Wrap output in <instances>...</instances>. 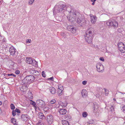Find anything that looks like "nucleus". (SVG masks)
Here are the masks:
<instances>
[{
    "mask_svg": "<svg viewBox=\"0 0 125 125\" xmlns=\"http://www.w3.org/2000/svg\"><path fill=\"white\" fill-rule=\"evenodd\" d=\"M114 106H112L111 107H110V109H111V111H113L114 109Z\"/></svg>",
    "mask_w": 125,
    "mask_h": 125,
    "instance_id": "obj_44",
    "label": "nucleus"
},
{
    "mask_svg": "<svg viewBox=\"0 0 125 125\" xmlns=\"http://www.w3.org/2000/svg\"><path fill=\"white\" fill-rule=\"evenodd\" d=\"M70 17L67 16L68 21L71 22H73L75 21L78 23L80 26L85 24L86 21L84 18H79L80 14L77 11L75 10L72 9L70 12Z\"/></svg>",
    "mask_w": 125,
    "mask_h": 125,
    "instance_id": "obj_1",
    "label": "nucleus"
},
{
    "mask_svg": "<svg viewBox=\"0 0 125 125\" xmlns=\"http://www.w3.org/2000/svg\"><path fill=\"white\" fill-rule=\"evenodd\" d=\"M67 102L66 101L62 102L60 104V105L62 107H64L66 106L67 105Z\"/></svg>",
    "mask_w": 125,
    "mask_h": 125,
    "instance_id": "obj_21",
    "label": "nucleus"
},
{
    "mask_svg": "<svg viewBox=\"0 0 125 125\" xmlns=\"http://www.w3.org/2000/svg\"><path fill=\"white\" fill-rule=\"evenodd\" d=\"M62 122L63 125H70L68 122L66 120H63Z\"/></svg>",
    "mask_w": 125,
    "mask_h": 125,
    "instance_id": "obj_24",
    "label": "nucleus"
},
{
    "mask_svg": "<svg viewBox=\"0 0 125 125\" xmlns=\"http://www.w3.org/2000/svg\"><path fill=\"white\" fill-rule=\"evenodd\" d=\"M122 99L125 102V98H122Z\"/></svg>",
    "mask_w": 125,
    "mask_h": 125,
    "instance_id": "obj_52",
    "label": "nucleus"
},
{
    "mask_svg": "<svg viewBox=\"0 0 125 125\" xmlns=\"http://www.w3.org/2000/svg\"><path fill=\"white\" fill-rule=\"evenodd\" d=\"M119 51L122 53H124L125 52V46L123 45V46L119 48Z\"/></svg>",
    "mask_w": 125,
    "mask_h": 125,
    "instance_id": "obj_18",
    "label": "nucleus"
},
{
    "mask_svg": "<svg viewBox=\"0 0 125 125\" xmlns=\"http://www.w3.org/2000/svg\"><path fill=\"white\" fill-rule=\"evenodd\" d=\"M56 102V101L54 99H53L49 103L50 104H53L55 103Z\"/></svg>",
    "mask_w": 125,
    "mask_h": 125,
    "instance_id": "obj_33",
    "label": "nucleus"
},
{
    "mask_svg": "<svg viewBox=\"0 0 125 125\" xmlns=\"http://www.w3.org/2000/svg\"><path fill=\"white\" fill-rule=\"evenodd\" d=\"M65 118L66 120H69V121H70L71 117L70 115H66L65 116Z\"/></svg>",
    "mask_w": 125,
    "mask_h": 125,
    "instance_id": "obj_26",
    "label": "nucleus"
},
{
    "mask_svg": "<svg viewBox=\"0 0 125 125\" xmlns=\"http://www.w3.org/2000/svg\"><path fill=\"white\" fill-rule=\"evenodd\" d=\"M87 91L85 89L82 90L81 92V94L82 96L84 97H85L87 95Z\"/></svg>",
    "mask_w": 125,
    "mask_h": 125,
    "instance_id": "obj_15",
    "label": "nucleus"
},
{
    "mask_svg": "<svg viewBox=\"0 0 125 125\" xmlns=\"http://www.w3.org/2000/svg\"><path fill=\"white\" fill-rule=\"evenodd\" d=\"M15 112L17 113H20V109L17 108L15 109Z\"/></svg>",
    "mask_w": 125,
    "mask_h": 125,
    "instance_id": "obj_36",
    "label": "nucleus"
},
{
    "mask_svg": "<svg viewBox=\"0 0 125 125\" xmlns=\"http://www.w3.org/2000/svg\"><path fill=\"white\" fill-rule=\"evenodd\" d=\"M91 22L92 23L94 24L96 21L97 17L96 16H93L91 17Z\"/></svg>",
    "mask_w": 125,
    "mask_h": 125,
    "instance_id": "obj_12",
    "label": "nucleus"
},
{
    "mask_svg": "<svg viewBox=\"0 0 125 125\" xmlns=\"http://www.w3.org/2000/svg\"><path fill=\"white\" fill-rule=\"evenodd\" d=\"M11 122L13 124V125H18L16 123V120L14 118H12L11 119Z\"/></svg>",
    "mask_w": 125,
    "mask_h": 125,
    "instance_id": "obj_22",
    "label": "nucleus"
},
{
    "mask_svg": "<svg viewBox=\"0 0 125 125\" xmlns=\"http://www.w3.org/2000/svg\"><path fill=\"white\" fill-rule=\"evenodd\" d=\"M87 115L88 114L86 112H84L82 114L83 116L84 117H86L87 116Z\"/></svg>",
    "mask_w": 125,
    "mask_h": 125,
    "instance_id": "obj_30",
    "label": "nucleus"
},
{
    "mask_svg": "<svg viewBox=\"0 0 125 125\" xmlns=\"http://www.w3.org/2000/svg\"><path fill=\"white\" fill-rule=\"evenodd\" d=\"M94 2H93L92 4L93 5H94Z\"/></svg>",
    "mask_w": 125,
    "mask_h": 125,
    "instance_id": "obj_54",
    "label": "nucleus"
},
{
    "mask_svg": "<svg viewBox=\"0 0 125 125\" xmlns=\"http://www.w3.org/2000/svg\"><path fill=\"white\" fill-rule=\"evenodd\" d=\"M122 109H123V112L125 113V106H123L122 107Z\"/></svg>",
    "mask_w": 125,
    "mask_h": 125,
    "instance_id": "obj_43",
    "label": "nucleus"
},
{
    "mask_svg": "<svg viewBox=\"0 0 125 125\" xmlns=\"http://www.w3.org/2000/svg\"><path fill=\"white\" fill-rule=\"evenodd\" d=\"M12 115L13 116H14L16 114V112H15V111H14L13 110H12Z\"/></svg>",
    "mask_w": 125,
    "mask_h": 125,
    "instance_id": "obj_37",
    "label": "nucleus"
},
{
    "mask_svg": "<svg viewBox=\"0 0 125 125\" xmlns=\"http://www.w3.org/2000/svg\"><path fill=\"white\" fill-rule=\"evenodd\" d=\"M107 92H108V90H107V89H105V94H106V93H107V94L108 93V92H107Z\"/></svg>",
    "mask_w": 125,
    "mask_h": 125,
    "instance_id": "obj_47",
    "label": "nucleus"
},
{
    "mask_svg": "<svg viewBox=\"0 0 125 125\" xmlns=\"http://www.w3.org/2000/svg\"><path fill=\"white\" fill-rule=\"evenodd\" d=\"M32 65L35 67H37L38 65V62H36L35 60L33 59V62L31 63Z\"/></svg>",
    "mask_w": 125,
    "mask_h": 125,
    "instance_id": "obj_20",
    "label": "nucleus"
},
{
    "mask_svg": "<svg viewBox=\"0 0 125 125\" xmlns=\"http://www.w3.org/2000/svg\"><path fill=\"white\" fill-rule=\"evenodd\" d=\"M123 45H125L122 42H120L118 43L117 45L118 48L120 47H121L122 46H123Z\"/></svg>",
    "mask_w": 125,
    "mask_h": 125,
    "instance_id": "obj_27",
    "label": "nucleus"
},
{
    "mask_svg": "<svg viewBox=\"0 0 125 125\" xmlns=\"http://www.w3.org/2000/svg\"><path fill=\"white\" fill-rule=\"evenodd\" d=\"M20 73V71L18 70H17L15 72V73L17 74H19Z\"/></svg>",
    "mask_w": 125,
    "mask_h": 125,
    "instance_id": "obj_42",
    "label": "nucleus"
},
{
    "mask_svg": "<svg viewBox=\"0 0 125 125\" xmlns=\"http://www.w3.org/2000/svg\"><path fill=\"white\" fill-rule=\"evenodd\" d=\"M10 108L11 110H13L15 108V107L13 104H11L10 105Z\"/></svg>",
    "mask_w": 125,
    "mask_h": 125,
    "instance_id": "obj_32",
    "label": "nucleus"
},
{
    "mask_svg": "<svg viewBox=\"0 0 125 125\" xmlns=\"http://www.w3.org/2000/svg\"><path fill=\"white\" fill-rule=\"evenodd\" d=\"M29 117L28 115L27 114H22L21 116V119L22 120L26 121L29 118Z\"/></svg>",
    "mask_w": 125,
    "mask_h": 125,
    "instance_id": "obj_10",
    "label": "nucleus"
},
{
    "mask_svg": "<svg viewBox=\"0 0 125 125\" xmlns=\"http://www.w3.org/2000/svg\"><path fill=\"white\" fill-rule=\"evenodd\" d=\"M36 104L39 107L41 108L43 107V106H45L46 105L45 102L40 99L37 100L36 101Z\"/></svg>",
    "mask_w": 125,
    "mask_h": 125,
    "instance_id": "obj_7",
    "label": "nucleus"
},
{
    "mask_svg": "<svg viewBox=\"0 0 125 125\" xmlns=\"http://www.w3.org/2000/svg\"><path fill=\"white\" fill-rule=\"evenodd\" d=\"M58 95L59 96H60L62 95V92L63 89V88L62 87H60V88L59 86L58 87Z\"/></svg>",
    "mask_w": 125,
    "mask_h": 125,
    "instance_id": "obj_17",
    "label": "nucleus"
},
{
    "mask_svg": "<svg viewBox=\"0 0 125 125\" xmlns=\"http://www.w3.org/2000/svg\"><path fill=\"white\" fill-rule=\"evenodd\" d=\"M118 22L114 19H112L107 22L106 25L107 26L116 28L118 26Z\"/></svg>",
    "mask_w": 125,
    "mask_h": 125,
    "instance_id": "obj_5",
    "label": "nucleus"
},
{
    "mask_svg": "<svg viewBox=\"0 0 125 125\" xmlns=\"http://www.w3.org/2000/svg\"><path fill=\"white\" fill-rule=\"evenodd\" d=\"M50 92L52 94L55 93L56 91V89L53 87H50L49 88Z\"/></svg>",
    "mask_w": 125,
    "mask_h": 125,
    "instance_id": "obj_14",
    "label": "nucleus"
},
{
    "mask_svg": "<svg viewBox=\"0 0 125 125\" xmlns=\"http://www.w3.org/2000/svg\"><path fill=\"white\" fill-rule=\"evenodd\" d=\"M113 100L114 101H116V100L115 98H113Z\"/></svg>",
    "mask_w": 125,
    "mask_h": 125,
    "instance_id": "obj_55",
    "label": "nucleus"
},
{
    "mask_svg": "<svg viewBox=\"0 0 125 125\" xmlns=\"http://www.w3.org/2000/svg\"><path fill=\"white\" fill-rule=\"evenodd\" d=\"M100 60L102 61H104V58L102 57H100Z\"/></svg>",
    "mask_w": 125,
    "mask_h": 125,
    "instance_id": "obj_46",
    "label": "nucleus"
},
{
    "mask_svg": "<svg viewBox=\"0 0 125 125\" xmlns=\"http://www.w3.org/2000/svg\"><path fill=\"white\" fill-rule=\"evenodd\" d=\"M15 49L13 46H11L9 50V52L10 54V55H14L15 52Z\"/></svg>",
    "mask_w": 125,
    "mask_h": 125,
    "instance_id": "obj_11",
    "label": "nucleus"
},
{
    "mask_svg": "<svg viewBox=\"0 0 125 125\" xmlns=\"http://www.w3.org/2000/svg\"><path fill=\"white\" fill-rule=\"evenodd\" d=\"M42 75L43 77H46V75L44 71H43L42 72Z\"/></svg>",
    "mask_w": 125,
    "mask_h": 125,
    "instance_id": "obj_38",
    "label": "nucleus"
},
{
    "mask_svg": "<svg viewBox=\"0 0 125 125\" xmlns=\"http://www.w3.org/2000/svg\"><path fill=\"white\" fill-rule=\"evenodd\" d=\"M96 0H94L93 2H95V1H96Z\"/></svg>",
    "mask_w": 125,
    "mask_h": 125,
    "instance_id": "obj_57",
    "label": "nucleus"
},
{
    "mask_svg": "<svg viewBox=\"0 0 125 125\" xmlns=\"http://www.w3.org/2000/svg\"><path fill=\"white\" fill-rule=\"evenodd\" d=\"M41 108L44 111L46 112L49 109V108L46 105L45 106H43V107H42Z\"/></svg>",
    "mask_w": 125,
    "mask_h": 125,
    "instance_id": "obj_23",
    "label": "nucleus"
},
{
    "mask_svg": "<svg viewBox=\"0 0 125 125\" xmlns=\"http://www.w3.org/2000/svg\"><path fill=\"white\" fill-rule=\"evenodd\" d=\"M39 117L41 119H44L45 118L43 113L41 112L39 113L38 114Z\"/></svg>",
    "mask_w": 125,
    "mask_h": 125,
    "instance_id": "obj_19",
    "label": "nucleus"
},
{
    "mask_svg": "<svg viewBox=\"0 0 125 125\" xmlns=\"http://www.w3.org/2000/svg\"><path fill=\"white\" fill-rule=\"evenodd\" d=\"M33 60L31 58L27 57L26 58V62L28 64H31L33 62Z\"/></svg>",
    "mask_w": 125,
    "mask_h": 125,
    "instance_id": "obj_16",
    "label": "nucleus"
},
{
    "mask_svg": "<svg viewBox=\"0 0 125 125\" xmlns=\"http://www.w3.org/2000/svg\"><path fill=\"white\" fill-rule=\"evenodd\" d=\"M34 107V109H35V110H36H36L37 109V106H36L35 107Z\"/></svg>",
    "mask_w": 125,
    "mask_h": 125,
    "instance_id": "obj_49",
    "label": "nucleus"
},
{
    "mask_svg": "<svg viewBox=\"0 0 125 125\" xmlns=\"http://www.w3.org/2000/svg\"><path fill=\"white\" fill-rule=\"evenodd\" d=\"M34 71H35V70H30V72L31 73H33V75Z\"/></svg>",
    "mask_w": 125,
    "mask_h": 125,
    "instance_id": "obj_45",
    "label": "nucleus"
},
{
    "mask_svg": "<svg viewBox=\"0 0 125 125\" xmlns=\"http://www.w3.org/2000/svg\"><path fill=\"white\" fill-rule=\"evenodd\" d=\"M34 0H30L29 2V4H32L34 2Z\"/></svg>",
    "mask_w": 125,
    "mask_h": 125,
    "instance_id": "obj_35",
    "label": "nucleus"
},
{
    "mask_svg": "<svg viewBox=\"0 0 125 125\" xmlns=\"http://www.w3.org/2000/svg\"><path fill=\"white\" fill-rule=\"evenodd\" d=\"M93 0H91V1H93Z\"/></svg>",
    "mask_w": 125,
    "mask_h": 125,
    "instance_id": "obj_59",
    "label": "nucleus"
},
{
    "mask_svg": "<svg viewBox=\"0 0 125 125\" xmlns=\"http://www.w3.org/2000/svg\"><path fill=\"white\" fill-rule=\"evenodd\" d=\"M62 2H60L58 3L55 6L53 11L54 14L56 13H58L62 12L63 10H66V4H62Z\"/></svg>",
    "mask_w": 125,
    "mask_h": 125,
    "instance_id": "obj_3",
    "label": "nucleus"
},
{
    "mask_svg": "<svg viewBox=\"0 0 125 125\" xmlns=\"http://www.w3.org/2000/svg\"><path fill=\"white\" fill-rule=\"evenodd\" d=\"M94 121L93 120L92 121V122H91L90 123H89L90 124H92L93 123Z\"/></svg>",
    "mask_w": 125,
    "mask_h": 125,
    "instance_id": "obj_50",
    "label": "nucleus"
},
{
    "mask_svg": "<svg viewBox=\"0 0 125 125\" xmlns=\"http://www.w3.org/2000/svg\"><path fill=\"white\" fill-rule=\"evenodd\" d=\"M35 77L33 75H28L22 80V82L27 85L32 83Z\"/></svg>",
    "mask_w": 125,
    "mask_h": 125,
    "instance_id": "obj_4",
    "label": "nucleus"
},
{
    "mask_svg": "<svg viewBox=\"0 0 125 125\" xmlns=\"http://www.w3.org/2000/svg\"><path fill=\"white\" fill-rule=\"evenodd\" d=\"M37 110H40V108L39 107V106H38L37 105Z\"/></svg>",
    "mask_w": 125,
    "mask_h": 125,
    "instance_id": "obj_48",
    "label": "nucleus"
},
{
    "mask_svg": "<svg viewBox=\"0 0 125 125\" xmlns=\"http://www.w3.org/2000/svg\"><path fill=\"white\" fill-rule=\"evenodd\" d=\"M93 28H89L86 32L84 35L85 39L87 42L88 43L91 44L94 37L93 30Z\"/></svg>",
    "mask_w": 125,
    "mask_h": 125,
    "instance_id": "obj_2",
    "label": "nucleus"
},
{
    "mask_svg": "<svg viewBox=\"0 0 125 125\" xmlns=\"http://www.w3.org/2000/svg\"><path fill=\"white\" fill-rule=\"evenodd\" d=\"M120 93H122V94H123V93H121V92H120Z\"/></svg>",
    "mask_w": 125,
    "mask_h": 125,
    "instance_id": "obj_58",
    "label": "nucleus"
},
{
    "mask_svg": "<svg viewBox=\"0 0 125 125\" xmlns=\"http://www.w3.org/2000/svg\"><path fill=\"white\" fill-rule=\"evenodd\" d=\"M87 83V81H84L82 82V84L84 85H86Z\"/></svg>",
    "mask_w": 125,
    "mask_h": 125,
    "instance_id": "obj_40",
    "label": "nucleus"
},
{
    "mask_svg": "<svg viewBox=\"0 0 125 125\" xmlns=\"http://www.w3.org/2000/svg\"><path fill=\"white\" fill-rule=\"evenodd\" d=\"M47 122L49 124H51L53 121V117L51 115H47Z\"/></svg>",
    "mask_w": 125,
    "mask_h": 125,
    "instance_id": "obj_8",
    "label": "nucleus"
},
{
    "mask_svg": "<svg viewBox=\"0 0 125 125\" xmlns=\"http://www.w3.org/2000/svg\"><path fill=\"white\" fill-rule=\"evenodd\" d=\"M96 68L97 70L99 72H102L104 70V68L103 65L100 62L97 63L96 64Z\"/></svg>",
    "mask_w": 125,
    "mask_h": 125,
    "instance_id": "obj_6",
    "label": "nucleus"
},
{
    "mask_svg": "<svg viewBox=\"0 0 125 125\" xmlns=\"http://www.w3.org/2000/svg\"><path fill=\"white\" fill-rule=\"evenodd\" d=\"M31 104L34 107H35L37 106V104L36 103H35V102L31 100Z\"/></svg>",
    "mask_w": 125,
    "mask_h": 125,
    "instance_id": "obj_29",
    "label": "nucleus"
},
{
    "mask_svg": "<svg viewBox=\"0 0 125 125\" xmlns=\"http://www.w3.org/2000/svg\"><path fill=\"white\" fill-rule=\"evenodd\" d=\"M67 29L69 31H70L72 33L75 32L76 31L75 28H74L73 26L71 25H68L67 27Z\"/></svg>",
    "mask_w": 125,
    "mask_h": 125,
    "instance_id": "obj_9",
    "label": "nucleus"
},
{
    "mask_svg": "<svg viewBox=\"0 0 125 125\" xmlns=\"http://www.w3.org/2000/svg\"><path fill=\"white\" fill-rule=\"evenodd\" d=\"M67 111L66 109H61L59 110V112L61 115H64L66 114Z\"/></svg>",
    "mask_w": 125,
    "mask_h": 125,
    "instance_id": "obj_13",
    "label": "nucleus"
},
{
    "mask_svg": "<svg viewBox=\"0 0 125 125\" xmlns=\"http://www.w3.org/2000/svg\"><path fill=\"white\" fill-rule=\"evenodd\" d=\"M94 108V112H95V110L97 109L98 108V105L96 103H95L93 104Z\"/></svg>",
    "mask_w": 125,
    "mask_h": 125,
    "instance_id": "obj_25",
    "label": "nucleus"
},
{
    "mask_svg": "<svg viewBox=\"0 0 125 125\" xmlns=\"http://www.w3.org/2000/svg\"><path fill=\"white\" fill-rule=\"evenodd\" d=\"M29 94L28 97L31 99H32L33 97L32 94L31 92H29L28 93Z\"/></svg>",
    "mask_w": 125,
    "mask_h": 125,
    "instance_id": "obj_31",
    "label": "nucleus"
},
{
    "mask_svg": "<svg viewBox=\"0 0 125 125\" xmlns=\"http://www.w3.org/2000/svg\"><path fill=\"white\" fill-rule=\"evenodd\" d=\"M34 72V75H39L40 74V72L35 70Z\"/></svg>",
    "mask_w": 125,
    "mask_h": 125,
    "instance_id": "obj_28",
    "label": "nucleus"
},
{
    "mask_svg": "<svg viewBox=\"0 0 125 125\" xmlns=\"http://www.w3.org/2000/svg\"><path fill=\"white\" fill-rule=\"evenodd\" d=\"M53 77L50 78L48 79V80H50L51 81H53Z\"/></svg>",
    "mask_w": 125,
    "mask_h": 125,
    "instance_id": "obj_41",
    "label": "nucleus"
},
{
    "mask_svg": "<svg viewBox=\"0 0 125 125\" xmlns=\"http://www.w3.org/2000/svg\"><path fill=\"white\" fill-rule=\"evenodd\" d=\"M37 125H42L41 123H39L37 124Z\"/></svg>",
    "mask_w": 125,
    "mask_h": 125,
    "instance_id": "obj_51",
    "label": "nucleus"
},
{
    "mask_svg": "<svg viewBox=\"0 0 125 125\" xmlns=\"http://www.w3.org/2000/svg\"><path fill=\"white\" fill-rule=\"evenodd\" d=\"M7 75L9 76H12L13 77H15L16 76V75L13 73L8 74Z\"/></svg>",
    "mask_w": 125,
    "mask_h": 125,
    "instance_id": "obj_39",
    "label": "nucleus"
},
{
    "mask_svg": "<svg viewBox=\"0 0 125 125\" xmlns=\"http://www.w3.org/2000/svg\"><path fill=\"white\" fill-rule=\"evenodd\" d=\"M2 104V102L1 101H0V105H1Z\"/></svg>",
    "mask_w": 125,
    "mask_h": 125,
    "instance_id": "obj_53",
    "label": "nucleus"
},
{
    "mask_svg": "<svg viewBox=\"0 0 125 125\" xmlns=\"http://www.w3.org/2000/svg\"><path fill=\"white\" fill-rule=\"evenodd\" d=\"M1 110L0 108V114L1 113Z\"/></svg>",
    "mask_w": 125,
    "mask_h": 125,
    "instance_id": "obj_56",
    "label": "nucleus"
},
{
    "mask_svg": "<svg viewBox=\"0 0 125 125\" xmlns=\"http://www.w3.org/2000/svg\"><path fill=\"white\" fill-rule=\"evenodd\" d=\"M125 0H123V1H124Z\"/></svg>",
    "mask_w": 125,
    "mask_h": 125,
    "instance_id": "obj_60",
    "label": "nucleus"
},
{
    "mask_svg": "<svg viewBox=\"0 0 125 125\" xmlns=\"http://www.w3.org/2000/svg\"><path fill=\"white\" fill-rule=\"evenodd\" d=\"M31 42V40L30 39H28L26 40V43H30Z\"/></svg>",
    "mask_w": 125,
    "mask_h": 125,
    "instance_id": "obj_34",
    "label": "nucleus"
}]
</instances>
